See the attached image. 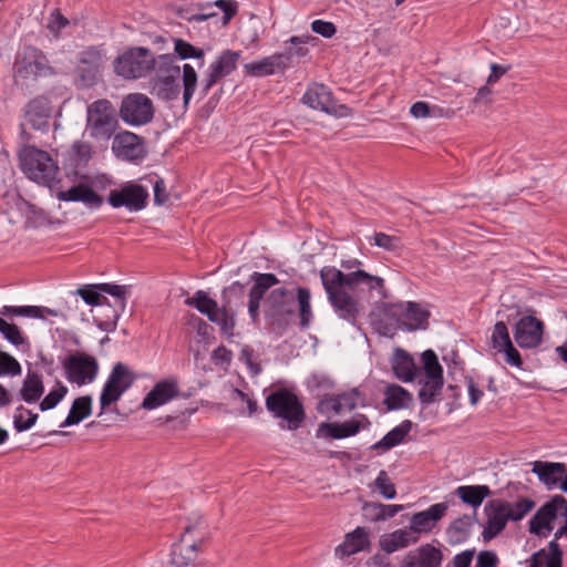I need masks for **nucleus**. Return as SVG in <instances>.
<instances>
[{
    "mask_svg": "<svg viewBox=\"0 0 567 567\" xmlns=\"http://www.w3.org/2000/svg\"><path fill=\"white\" fill-rule=\"evenodd\" d=\"M320 278L329 301L343 318H355L360 312L359 301L346 288L365 287L369 291H377L380 297H385L384 279L361 269L343 274L327 266L320 270Z\"/></svg>",
    "mask_w": 567,
    "mask_h": 567,
    "instance_id": "f257e3e1",
    "label": "nucleus"
},
{
    "mask_svg": "<svg viewBox=\"0 0 567 567\" xmlns=\"http://www.w3.org/2000/svg\"><path fill=\"white\" fill-rule=\"evenodd\" d=\"M252 286L248 292L247 308L251 319H257L260 315L262 307L266 316L290 315L295 307V293L286 288H277L269 292L265 298L267 291L279 284L276 275L270 272H254L250 276Z\"/></svg>",
    "mask_w": 567,
    "mask_h": 567,
    "instance_id": "f03ea898",
    "label": "nucleus"
},
{
    "mask_svg": "<svg viewBox=\"0 0 567 567\" xmlns=\"http://www.w3.org/2000/svg\"><path fill=\"white\" fill-rule=\"evenodd\" d=\"M105 293L114 298V319L126 316V301L131 295V286L111 282L86 284L79 287L75 291H71L70 298L71 302L75 305L79 303L78 297H80L86 305L97 307L107 303ZM127 316H132V312H128Z\"/></svg>",
    "mask_w": 567,
    "mask_h": 567,
    "instance_id": "7ed1b4c3",
    "label": "nucleus"
},
{
    "mask_svg": "<svg viewBox=\"0 0 567 567\" xmlns=\"http://www.w3.org/2000/svg\"><path fill=\"white\" fill-rule=\"evenodd\" d=\"M267 410L277 419H281L286 424L281 429L295 431L299 429L306 419L305 409L298 396L287 390L279 389L266 398Z\"/></svg>",
    "mask_w": 567,
    "mask_h": 567,
    "instance_id": "20e7f679",
    "label": "nucleus"
},
{
    "mask_svg": "<svg viewBox=\"0 0 567 567\" xmlns=\"http://www.w3.org/2000/svg\"><path fill=\"white\" fill-rule=\"evenodd\" d=\"M117 126L116 112L109 100H96L87 105L85 131L91 138L107 142L115 134Z\"/></svg>",
    "mask_w": 567,
    "mask_h": 567,
    "instance_id": "39448f33",
    "label": "nucleus"
},
{
    "mask_svg": "<svg viewBox=\"0 0 567 567\" xmlns=\"http://www.w3.org/2000/svg\"><path fill=\"white\" fill-rule=\"evenodd\" d=\"M54 69L50 65L47 55L38 48L24 47L17 55L13 64V79L16 83L24 84L39 78L52 76Z\"/></svg>",
    "mask_w": 567,
    "mask_h": 567,
    "instance_id": "423d86ee",
    "label": "nucleus"
},
{
    "mask_svg": "<svg viewBox=\"0 0 567 567\" xmlns=\"http://www.w3.org/2000/svg\"><path fill=\"white\" fill-rule=\"evenodd\" d=\"M19 158L23 173L37 183L49 184L58 174L56 163L45 151L24 146L19 153Z\"/></svg>",
    "mask_w": 567,
    "mask_h": 567,
    "instance_id": "0eeeda50",
    "label": "nucleus"
},
{
    "mask_svg": "<svg viewBox=\"0 0 567 567\" xmlns=\"http://www.w3.org/2000/svg\"><path fill=\"white\" fill-rule=\"evenodd\" d=\"M154 64V54L150 49L135 47L126 50L114 61V71L117 75L134 80L147 75Z\"/></svg>",
    "mask_w": 567,
    "mask_h": 567,
    "instance_id": "6e6552de",
    "label": "nucleus"
},
{
    "mask_svg": "<svg viewBox=\"0 0 567 567\" xmlns=\"http://www.w3.org/2000/svg\"><path fill=\"white\" fill-rule=\"evenodd\" d=\"M134 381L135 374L126 364L122 362L115 363L100 395V415L103 414L106 408L118 401Z\"/></svg>",
    "mask_w": 567,
    "mask_h": 567,
    "instance_id": "1a4fd4ad",
    "label": "nucleus"
},
{
    "mask_svg": "<svg viewBox=\"0 0 567 567\" xmlns=\"http://www.w3.org/2000/svg\"><path fill=\"white\" fill-rule=\"evenodd\" d=\"M154 112L152 100L143 93H131L124 96L120 106L121 118L133 126L152 122Z\"/></svg>",
    "mask_w": 567,
    "mask_h": 567,
    "instance_id": "9d476101",
    "label": "nucleus"
},
{
    "mask_svg": "<svg viewBox=\"0 0 567 567\" xmlns=\"http://www.w3.org/2000/svg\"><path fill=\"white\" fill-rule=\"evenodd\" d=\"M65 378L79 386L92 383L99 372L96 359L86 353L70 354L62 362Z\"/></svg>",
    "mask_w": 567,
    "mask_h": 567,
    "instance_id": "9b49d317",
    "label": "nucleus"
},
{
    "mask_svg": "<svg viewBox=\"0 0 567 567\" xmlns=\"http://www.w3.org/2000/svg\"><path fill=\"white\" fill-rule=\"evenodd\" d=\"M148 190L135 182L123 184L120 188L111 189L107 203L113 208H126L128 212H140L147 206Z\"/></svg>",
    "mask_w": 567,
    "mask_h": 567,
    "instance_id": "f8f14e48",
    "label": "nucleus"
},
{
    "mask_svg": "<svg viewBox=\"0 0 567 567\" xmlns=\"http://www.w3.org/2000/svg\"><path fill=\"white\" fill-rule=\"evenodd\" d=\"M240 52L233 50L223 51L219 56L208 66L200 83V93L206 96L212 87L221 79L229 75L237 68Z\"/></svg>",
    "mask_w": 567,
    "mask_h": 567,
    "instance_id": "ddd939ff",
    "label": "nucleus"
},
{
    "mask_svg": "<svg viewBox=\"0 0 567 567\" xmlns=\"http://www.w3.org/2000/svg\"><path fill=\"white\" fill-rule=\"evenodd\" d=\"M106 60V50L103 44L86 47L79 53L76 71L85 85L95 83Z\"/></svg>",
    "mask_w": 567,
    "mask_h": 567,
    "instance_id": "4468645a",
    "label": "nucleus"
},
{
    "mask_svg": "<svg viewBox=\"0 0 567 567\" xmlns=\"http://www.w3.org/2000/svg\"><path fill=\"white\" fill-rule=\"evenodd\" d=\"M200 523L185 527L184 534L178 543L172 547L169 563L174 567H188L197 557V553L203 544V537L190 539L189 536L195 532Z\"/></svg>",
    "mask_w": 567,
    "mask_h": 567,
    "instance_id": "2eb2a0df",
    "label": "nucleus"
},
{
    "mask_svg": "<svg viewBox=\"0 0 567 567\" xmlns=\"http://www.w3.org/2000/svg\"><path fill=\"white\" fill-rule=\"evenodd\" d=\"M302 102L315 110H320L329 114L344 116L349 109L346 105L338 104L332 93L323 84L310 86L302 96Z\"/></svg>",
    "mask_w": 567,
    "mask_h": 567,
    "instance_id": "dca6fc26",
    "label": "nucleus"
},
{
    "mask_svg": "<svg viewBox=\"0 0 567 567\" xmlns=\"http://www.w3.org/2000/svg\"><path fill=\"white\" fill-rule=\"evenodd\" d=\"M112 151L117 158L131 162L142 159L146 155L143 138L128 131L114 135Z\"/></svg>",
    "mask_w": 567,
    "mask_h": 567,
    "instance_id": "f3484780",
    "label": "nucleus"
},
{
    "mask_svg": "<svg viewBox=\"0 0 567 567\" xmlns=\"http://www.w3.org/2000/svg\"><path fill=\"white\" fill-rule=\"evenodd\" d=\"M179 386L176 378H167L155 383L145 395L141 404L142 409L151 411L157 409L179 396Z\"/></svg>",
    "mask_w": 567,
    "mask_h": 567,
    "instance_id": "a211bd4d",
    "label": "nucleus"
},
{
    "mask_svg": "<svg viewBox=\"0 0 567 567\" xmlns=\"http://www.w3.org/2000/svg\"><path fill=\"white\" fill-rule=\"evenodd\" d=\"M382 311L386 319H427L431 316L425 302H384Z\"/></svg>",
    "mask_w": 567,
    "mask_h": 567,
    "instance_id": "6ab92c4d",
    "label": "nucleus"
},
{
    "mask_svg": "<svg viewBox=\"0 0 567 567\" xmlns=\"http://www.w3.org/2000/svg\"><path fill=\"white\" fill-rule=\"evenodd\" d=\"M369 425L370 421L362 414L359 415V419H353L343 423L322 422L319 424L317 430V436L341 440L355 435L361 427H367Z\"/></svg>",
    "mask_w": 567,
    "mask_h": 567,
    "instance_id": "aec40b11",
    "label": "nucleus"
},
{
    "mask_svg": "<svg viewBox=\"0 0 567 567\" xmlns=\"http://www.w3.org/2000/svg\"><path fill=\"white\" fill-rule=\"evenodd\" d=\"M487 522L482 533L483 539L488 542L495 538L505 527L509 519L504 501H491L485 507Z\"/></svg>",
    "mask_w": 567,
    "mask_h": 567,
    "instance_id": "412c9836",
    "label": "nucleus"
},
{
    "mask_svg": "<svg viewBox=\"0 0 567 567\" xmlns=\"http://www.w3.org/2000/svg\"><path fill=\"white\" fill-rule=\"evenodd\" d=\"M449 508L447 503H436L427 509L415 513L410 519V532L415 534L430 533L443 518Z\"/></svg>",
    "mask_w": 567,
    "mask_h": 567,
    "instance_id": "4be33fe9",
    "label": "nucleus"
},
{
    "mask_svg": "<svg viewBox=\"0 0 567 567\" xmlns=\"http://www.w3.org/2000/svg\"><path fill=\"white\" fill-rule=\"evenodd\" d=\"M443 553L432 544L409 551L399 567H441Z\"/></svg>",
    "mask_w": 567,
    "mask_h": 567,
    "instance_id": "5701e85b",
    "label": "nucleus"
},
{
    "mask_svg": "<svg viewBox=\"0 0 567 567\" xmlns=\"http://www.w3.org/2000/svg\"><path fill=\"white\" fill-rule=\"evenodd\" d=\"M371 533L367 527H357L347 533L343 542L336 547V555L340 558L355 555L360 551H368L371 548Z\"/></svg>",
    "mask_w": 567,
    "mask_h": 567,
    "instance_id": "b1692460",
    "label": "nucleus"
},
{
    "mask_svg": "<svg viewBox=\"0 0 567 567\" xmlns=\"http://www.w3.org/2000/svg\"><path fill=\"white\" fill-rule=\"evenodd\" d=\"M245 298L246 288L239 281H235L224 288L221 292L220 319H234L238 311L247 306Z\"/></svg>",
    "mask_w": 567,
    "mask_h": 567,
    "instance_id": "393cba45",
    "label": "nucleus"
},
{
    "mask_svg": "<svg viewBox=\"0 0 567 567\" xmlns=\"http://www.w3.org/2000/svg\"><path fill=\"white\" fill-rule=\"evenodd\" d=\"M52 115L51 101L43 95H39L31 100L27 105L25 118L28 123L39 131H47L49 128Z\"/></svg>",
    "mask_w": 567,
    "mask_h": 567,
    "instance_id": "a878e982",
    "label": "nucleus"
},
{
    "mask_svg": "<svg viewBox=\"0 0 567 567\" xmlns=\"http://www.w3.org/2000/svg\"><path fill=\"white\" fill-rule=\"evenodd\" d=\"M564 496L555 495L535 513L529 520V532L540 535L544 529L553 530L551 522L558 516L557 504H563Z\"/></svg>",
    "mask_w": 567,
    "mask_h": 567,
    "instance_id": "bb28decb",
    "label": "nucleus"
},
{
    "mask_svg": "<svg viewBox=\"0 0 567 567\" xmlns=\"http://www.w3.org/2000/svg\"><path fill=\"white\" fill-rule=\"evenodd\" d=\"M543 321H516L514 339L523 349H533L542 343Z\"/></svg>",
    "mask_w": 567,
    "mask_h": 567,
    "instance_id": "cd10ccee",
    "label": "nucleus"
},
{
    "mask_svg": "<svg viewBox=\"0 0 567 567\" xmlns=\"http://www.w3.org/2000/svg\"><path fill=\"white\" fill-rule=\"evenodd\" d=\"M532 472L538 476V480L547 487L554 489L559 486V483L567 471L565 463L535 461L532 463Z\"/></svg>",
    "mask_w": 567,
    "mask_h": 567,
    "instance_id": "c85d7f7f",
    "label": "nucleus"
},
{
    "mask_svg": "<svg viewBox=\"0 0 567 567\" xmlns=\"http://www.w3.org/2000/svg\"><path fill=\"white\" fill-rule=\"evenodd\" d=\"M58 197L64 202H82L91 208H99L103 203L102 197L85 184H79L62 190Z\"/></svg>",
    "mask_w": 567,
    "mask_h": 567,
    "instance_id": "c756f323",
    "label": "nucleus"
},
{
    "mask_svg": "<svg viewBox=\"0 0 567 567\" xmlns=\"http://www.w3.org/2000/svg\"><path fill=\"white\" fill-rule=\"evenodd\" d=\"M285 69H287V56L279 53L245 64L246 72L252 76L271 75Z\"/></svg>",
    "mask_w": 567,
    "mask_h": 567,
    "instance_id": "7c9ffc66",
    "label": "nucleus"
},
{
    "mask_svg": "<svg viewBox=\"0 0 567 567\" xmlns=\"http://www.w3.org/2000/svg\"><path fill=\"white\" fill-rule=\"evenodd\" d=\"M62 317L65 313L55 309L40 307V306H3L0 309V319L2 317H28L32 319H44V317Z\"/></svg>",
    "mask_w": 567,
    "mask_h": 567,
    "instance_id": "2f4dec72",
    "label": "nucleus"
},
{
    "mask_svg": "<svg viewBox=\"0 0 567 567\" xmlns=\"http://www.w3.org/2000/svg\"><path fill=\"white\" fill-rule=\"evenodd\" d=\"M417 540L419 538L412 536L409 529L402 528L382 535L380 537L379 545L384 553L392 554L399 549L406 548L408 546L417 543Z\"/></svg>",
    "mask_w": 567,
    "mask_h": 567,
    "instance_id": "473e14b6",
    "label": "nucleus"
},
{
    "mask_svg": "<svg viewBox=\"0 0 567 567\" xmlns=\"http://www.w3.org/2000/svg\"><path fill=\"white\" fill-rule=\"evenodd\" d=\"M391 364L393 373L399 380L411 382L415 378L417 368L413 358L405 350L398 348L393 354Z\"/></svg>",
    "mask_w": 567,
    "mask_h": 567,
    "instance_id": "72a5a7b5",
    "label": "nucleus"
},
{
    "mask_svg": "<svg viewBox=\"0 0 567 567\" xmlns=\"http://www.w3.org/2000/svg\"><path fill=\"white\" fill-rule=\"evenodd\" d=\"M185 305L195 308L202 315L207 316L208 319H217L220 315L218 302L204 290H197L192 297H187Z\"/></svg>",
    "mask_w": 567,
    "mask_h": 567,
    "instance_id": "f704fd0d",
    "label": "nucleus"
},
{
    "mask_svg": "<svg viewBox=\"0 0 567 567\" xmlns=\"http://www.w3.org/2000/svg\"><path fill=\"white\" fill-rule=\"evenodd\" d=\"M383 403L390 411L408 409L413 403V395L401 385L392 383L384 390Z\"/></svg>",
    "mask_w": 567,
    "mask_h": 567,
    "instance_id": "c9c22d12",
    "label": "nucleus"
},
{
    "mask_svg": "<svg viewBox=\"0 0 567 567\" xmlns=\"http://www.w3.org/2000/svg\"><path fill=\"white\" fill-rule=\"evenodd\" d=\"M153 79H179L181 68L176 64V56L172 53H163L154 56Z\"/></svg>",
    "mask_w": 567,
    "mask_h": 567,
    "instance_id": "e433bc0d",
    "label": "nucleus"
},
{
    "mask_svg": "<svg viewBox=\"0 0 567 567\" xmlns=\"http://www.w3.org/2000/svg\"><path fill=\"white\" fill-rule=\"evenodd\" d=\"M362 509L367 519L377 523L394 517L398 513L404 509V506L398 504L367 502Z\"/></svg>",
    "mask_w": 567,
    "mask_h": 567,
    "instance_id": "4c0bfd02",
    "label": "nucleus"
},
{
    "mask_svg": "<svg viewBox=\"0 0 567 567\" xmlns=\"http://www.w3.org/2000/svg\"><path fill=\"white\" fill-rule=\"evenodd\" d=\"M563 550L558 543L551 540L548 551L542 549L533 555L530 567H561Z\"/></svg>",
    "mask_w": 567,
    "mask_h": 567,
    "instance_id": "58836bf2",
    "label": "nucleus"
},
{
    "mask_svg": "<svg viewBox=\"0 0 567 567\" xmlns=\"http://www.w3.org/2000/svg\"><path fill=\"white\" fill-rule=\"evenodd\" d=\"M91 412L92 398L90 395L76 398L71 405L66 419L61 423L60 427H68L79 424L81 421L86 419Z\"/></svg>",
    "mask_w": 567,
    "mask_h": 567,
    "instance_id": "ea45409f",
    "label": "nucleus"
},
{
    "mask_svg": "<svg viewBox=\"0 0 567 567\" xmlns=\"http://www.w3.org/2000/svg\"><path fill=\"white\" fill-rule=\"evenodd\" d=\"M43 392L42 377L37 372L29 371L20 390L22 400L27 403H34L42 396Z\"/></svg>",
    "mask_w": 567,
    "mask_h": 567,
    "instance_id": "a19ab883",
    "label": "nucleus"
},
{
    "mask_svg": "<svg viewBox=\"0 0 567 567\" xmlns=\"http://www.w3.org/2000/svg\"><path fill=\"white\" fill-rule=\"evenodd\" d=\"M455 494L473 507H478L485 497L489 496L491 489L487 485H463L455 489Z\"/></svg>",
    "mask_w": 567,
    "mask_h": 567,
    "instance_id": "79ce46f5",
    "label": "nucleus"
},
{
    "mask_svg": "<svg viewBox=\"0 0 567 567\" xmlns=\"http://www.w3.org/2000/svg\"><path fill=\"white\" fill-rule=\"evenodd\" d=\"M412 429V422L410 420L403 421L400 425L389 431L379 442H377L372 449H392L403 442L404 437L409 434Z\"/></svg>",
    "mask_w": 567,
    "mask_h": 567,
    "instance_id": "37998d69",
    "label": "nucleus"
},
{
    "mask_svg": "<svg viewBox=\"0 0 567 567\" xmlns=\"http://www.w3.org/2000/svg\"><path fill=\"white\" fill-rule=\"evenodd\" d=\"M178 79H152V89L156 96L164 101L176 100L179 95Z\"/></svg>",
    "mask_w": 567,
    "mask_h": 567,
    "instance_id": "c03bdc74",
    "label": "nucleus"
},
{
    "mask_svg": "<svg viewBox=\"0 0 567 567\" xmlns=\"http://www.w3.org/2000/svg\"><path fill=\"white\" fill-rule=\"evenodd\" d=\"M182 82H183V103L186 107L194 96L198 84V75L195 69L186 63L182 69Z\"/></svg>",
    "mask_w": 567,
    "mask_h": 567,
    "instance_id": "a18cd8bd",
    "label": "nucleus"
},
{
    "mask_svg": "<svg viewBox=\"0 0 567 567\" xmlns=\"http://www.w3.org/2000/svg\"><path fill=\"white\" fill-rule=\"evenodd\" d=\"M422 388L419 391V399L422 404L429 405L433 403L441 394L444 380L429 379L420 380Z\"/></svg>",
    "mask_w": 567,
    "mask_h": 567,
    "instance_id": "49530a36",
    "label": "nucleus"
},
{
    "mask_svg": "<svg viewBox=\"0 0 567 567\" xmlns=\"http://www.w3.org/2000/svg\"><path fill=\"white\" fill-rule=\"evenodd\" d=\"M216 7L224 12L223 24L226 25L236 14L238 4L235 0H216L214 2L199 3L198 8L204 13H215L209 9Z\"/></svg>",
    "mask_w": 567,
    "mask_h": 567,
    "instance_id": "de8ad7c7",
    "label": "nucleus"
},
{
    "mask_svg": "<svg viewBox=\"0 0 567 567\" xmlns=\"http://www.w3.org/2000/svg\"><path fill=\"white\" fill-rule=\"evenodd\" d=\"M504 506H506L509 519L516 522L520 520L534 508L535 502L532 498L523 497L514 503L504 501Z\"/></svg>",
    "mask_w": 567,
    "mask_h": 567,
    "instance_id": "09e8293b",
    "label": "nucleus"
},
{
    "mask_svg": "<svg viewBox=\"0 0 567 567\" xmlns=\"http://www.w3.org/2000/svg\"><path fill=\"white\" fill-rule=\"evenodd\" d=\"M174 51L177 54V56L182 60L198 59L200 60L199 65H203L204 63V50L194 47L193 44L183 39H174Z\"/></svg>",
    "mask_w": 567,
    "mask_h": 567,
    "instance_id": "8fccbe9b",
    "label": "nucleus"
},
{
    "mask_svg": "<svg viewBox=\"0 0 567 567\" xmlns=\"http://www.w3.org/2000/svg\"><path fill=\"white\" fill-rule=\"evenodd\" d=\"M188 324L192 326V331H196L195 341L197 343L207 347L215 342V329L207 321H188Z\"/></svg>",
    "mask_w": 567,
    "mask_h": 567,
    "instance_id": "3c124183",
    "label": "nucleus"
},
{
    "mask_svg": "<svg viewBox=\"0 0 567 567\" xmlns=\"http://www.w3.org/2000/svg\"><path fill=\"white\" fill-rule=\"evenodd\" d=\"M422 362L424 368L425 378L429 379H443V368L440 364L434 351L426 350L422 353Z\"/></svg>",
    "mask_w": 567,
    "mask_h": 567,
    "instance_id": "603ef678",
    "label": "nucleus"
},
{
    "mask_svg": "<svg viewBox=\"0 0 567 567\" xmlns=\"http://www.w3.org/2000/svg\"><path fill=\"white\" fill-rule=\"evenodd\" d=\"M37 420V413H32L30 410H27L20 405L13 415L14 429L18 432L27 431L35 424Z\"/></svg>",
    "mask_w": 567,
    "mask_h": 567,
    "instance_id": "864d4df0",
    "label": "nucleus"
},
{
    "mask_svg": "<svg viewBox=\"0 0 567 567\" xmlns=\"http://www.w3.org/2000/svg\"><path fill=\"white\" fill-rule=\"evenodd\" d=\"M491 341L493 348L496 349L498 352L505 347H507L508 343H512L508 329L505 326L504 321H496L493 333L491 336Z\"/></svg>",
    "mask_w": 567,
    "mask_h": 567,
    "instance_id": "5fc2aeb1",
    "label": "nucleus"
},
{
    "mask_svg": "<svg viewBox=\"0 0 567 567\" xmlns=\"http://www.w3.org/2000/svg\"><path fill=\"white\" fill-rule=\"evenodd\" d=\"M70 156L76 164L87 163L92 157V146L89 142L76 141L72 144Z\"/></svg>",
    "mask_w": 567,
    "mask_h": 567,
    "instance_id": "6e6d98bb",
    "label": "nucleus"
},
{
    "mask_svg": "<svg viewBox=\"0 0 567 567\" xmlns=\"http://www.w3.org/2000/svg\"><path fill=\"white\" fill-rule=\"evenodd\" d=\"M68 388L61 382H58V386L51 390L40 403L41 411H48L55 408L59 402L66 395Z\"/></svg>",
    "mask_w": 567,
    "mask_h": 567,
    "instance_id": "4d7b16f0",
    "label": "nucleus"
},
{
    "mask_svg": "<svg viewBox=\"0 0 567 567\" xmlns=\"http://www.w3.org/2000/svg\"><path fill=\"white\" fill-rule=\"evenodd\" d=\"M21 365L11 354L0 350V377L21 374Z\"/></svg>",
    "mask_w": 567,
    "mask_h": 567,
    "instance_id": "13d9d810",
    "label": "nucleus"
},
{
    "mask_svg": "<svg viewBox=\"0 0 567 567\" xmlns=\"http://www.w3.org/2000/svg\"><path fill=\"white\" fill-rule=\"evenodd\" d=\"M374 485L379 493L386 499H393L396 496V489L394 484L391 482L388 473L385 471H380Z\"/></svg>",
    "mask_w": 567,
    "mask_h": 567,
    "instance_id": "bf43d9fd",
    "label": "nucleus"
},
{
    "mask_svg": "<svg viewBox=\"0 0 567 567\" xmlns=\"http://www.w3.org/2000/svg\"><path fill=\"white\" fill-rule=\"evenodd\" d=\"M310 291L308 288L299 287L295 295V302L297 301L300 319H310L312 316L310 306Z\"/></svg>",
    "mask_w": 567,
    "mask_h": 567,
    "instance_id": "052dcab7",
    "label": "nucleus"
},
{
    "mask_svg": "<svg viewBox=\"0 0 567 567\" xmlns=\"http://www.w3.org/2000/svg\"><path fill=\"white\" fill-rule=\"evenodd\" d=\"M0 332L14 346L23 343L19 328L10 321H0Z\"/></svg>",
    "mask_w": 567,
    "mask_h": 567,
    "instance_id": "680f3d73",
    "label": "nucleus"
},
{
    "mask_svg": "<svg viewBox=\"0 0 567 567\" xmlns=\"http://www.w3.org/2000/svg\"><path fill=\"white\" fill-rule=\"evenodd\" d=\"M318 409H319L320 413H324V414H329V413L340 414L341 412H343V405L338 395L329 396V398L321 400L319 402Z\"/></svg>",
    "mask_w": 567,
    "mask_h": 567,
    "instance_id": "e2e57ef3",
    "label": "nucleus"
},
{
    "mask_svg": "<svg viewBox=\"0 0 567 567\" xmlns=\"http://www.w3.org/2000/svg\"><path fill=\"white\" fill-rule=\"evenodd\" d=\"M374 245L389 251H394L400 246V240L395 236H390L384 233H375L373 236Z\"/></svg>",
    "mask_w": 567,
    "mask_h": 567,
    "instance_id": "0e129e2a",
    "label": "nucleus"
},
{
    "mask_svg": "<svg viewBox=\"0 0 567 567\" xmlns=\"http://www.w3.org/2000/svg\"><path fill=\"white\" fill-rule=\"evenodd\" d=\"M311 30L315 33H318L321 37L327 38V39L332 38L336 34V32H337L336 25L332 22L324 21V20H315V21H312Z\"/></svg>",
    "mask_w": 567,
    "mask_h": 567,
    "instance_id": "69168bd1",
    "label": "nucleus"
},
{
    "mask_svg": "<svg viewBox=\"0 0 567 567\" xmlns=\"http://www.w3.org/2000/svg\"><path fill=\"white\" fill-rule=\"evenodd\" d=\"M233 360V353L224 346L217 347L212 353V361L217 367L228 365Z\"/></svg>",
    "mask_w": 567,
    "mask_h": 567,
    "instance_id": "338daca9",
    "label": "nucleus"
},
{
    "mask_svg": "<svg viewBox=\"0 0 567 567\" xmlns=\"http://www.w3.org/2000/svg\"><path fill=\"white\" fill-rule=\"evenodd\" d=\"M497 563V555L494 551L485 550L478 554L475 567H496Z\"/></svg>",
    "mask_w": 567,
    "mask_h": 567,
    "instance_id": "774afa93",
    "label": "nucleus"
}]
</instances>
